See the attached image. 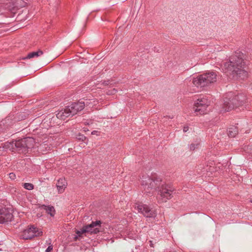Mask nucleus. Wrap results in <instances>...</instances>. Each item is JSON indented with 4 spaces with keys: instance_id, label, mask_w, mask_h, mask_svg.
Here are the masks:
<instances>
[{
    "instance_id": "2eb2a0df",
    "label": "nucleus",
    "mask_w": 252,
    "mask_h": 252,
    "mask_svg": "<svg viewBox=\"0 0 252 252\" xmlns=\"http://www.w3.org/2000/svg\"><path fill=\"white\" fill-rule=\"evenodd\" d=\"M43 52L42 51L40 50H38L36 52H32L29 53L28 55L24 58V59H29L33 58H37L41 55H42Z\"/></svg>"
},
{
    "instance_id": "c85d7f7f",
    "label": "nucleus",
    "mask_w": 252,
    "mask_h": 252,
    "mask_svg": "<svg viewBox=\"0 0 252 252\" xmlns=\"http://www.w3.org/2000/svg\"><path fill=\"white\" fill-rule=\"evenodd\" d=\"M82 136V138H85V136Z\"/></svg>"
},
{
    "instance_id": "423d86ee",
    "label": "nucleus",
    "mask_w": 252,
    "mask_h": 252,
    "mask_svg": "<svg viewBox=\"0 0 252 252\" xmlns=\"http://www.w3.org/2000/svg\"><path fill=\"white\" fill-rule=\"evenodd\" d=\"M35 143L34 139L32 137H25L23 139L16 140L12 142L19 153L26 154L28 152L29 149L33 147Z\"/></svg>"
},
{
    "instance_id": "dca6fc26",
    "label": "nucleus",
    "mask_w": 252,
    "mask_h": 252,
    "mask_svg": "<svg viewBox=\"0 0 252 252\" xmlns=\"http://www.w3.org/2000/svg\"><path fill=\"white\" fill-rule=\"evenodd\" d=\"M238 128L236 126H232L228 130V135L231 137H234L238 134Z\"/></svg>"
},
{
    "instance_id": "9b49d317",
    "label": "nucleus",
    "mask_w": 252,
    "mask_h": 252,
    "mask_svg": "<svg viewBox=\"0 0 252 252\" xmlns=\"http://www.w3.org/2000/svg\"><path fill=\"white\" fill-rule=\"evenodd\" d=\"M40 232L37 231V228L31 226L28 229L23 231L21 237L25 240L31 239L35 236L39 235Z\"/></svg>"
},
{
    "instance_id": "0eeeda50",
    "label": "nucleus",
    "mask_w": 252,
    "mask_h": 252,
    "mask_svg": "<svg viewBox=\"0 0 252 252\" xmlns=\"http://www.w3.org/2000/svg\"><path fill=\"white\" fill-rule=\"evenodd\" d=\"M210 102L206 98H198L194 103V112L196 115H203L207 113V108Z\"/></svg>"
},
{
    "instance_id": "f03ea898",
    "label": "nucleus",
    "mask_w": 252,
    "mask_h": 252,
    "mask_svg": "<svg viewBox=\"0 0 252 252\" xmlns=\"http://www.w3.org/2000/svg\"><path fill=\"white\" fill-rule=\"evenodd\" d=\"M244 55L237 51L229 57L228 62H223L221 63L222 70L226 73L232 75L236 79H244L247 76V72L244 69L245 62L243 60Z\"/></svg>"
},
{
    "instance_id": "6ab92c4d",
    "label": "nucleus",
    "mask_w": 252,
    "mask_h": 252,
    "mask_svg": "<svg viewBox=\"0 0 252 252\" xmlns=\"http://www.w3.org/2000/svg\"><path fill=\"white\" fill-rule=\"evenodd\" d=\"M197 170H199V172H203L205 171H208L207 168H203L201 165H199L197 166Z\"/></svg>"
},
{
    "instance_id": "f8f14e48",
    "label": "nucleus",
    "mask_w": 252,
    "mask_h": 252,
    "mask_svg": "<svg viewBox=\"0 0 252 252\" xmlns=\"http://www.w3.org/2000/svg\"><path fill=\"white\" fill-rule=\"evenodd\" d=\"M101 222L100 220L92 221L91 224L84 226V231L91 233L96 234L99 232V227L101 226Z\"/></svg>"
},
{
    "instance_id": "bb28decb",
    "label": "nucleus",
    "mask_w": 252,
    "mask_h": 252,
    "mask_svg": "<svg viewBox=\"0 0 252 252\" xmlns=\"http://www.w3.org/2000/svg\"><path fill=\"white\" fill-rule=\"evenodd\" d=\"M93 133H95L94 131L93 132H92V134H93Z\"/></svg>"
},
{
    "instance_id": "4be33fe9",
    "label": "nucleus",
    "mask_w": 252,
    "mask_h": 252,
    "mask_svg": "<svg viewBox=\"0 0 252 252\" xmlns=\"http://www.w3.org/2000/svg\"><path fill=\"white\" fill-rule=\"evenodd\" d=\"M53 250V246L52 245H50L48 246V247L46 250V252H51V251Z\"/></svg>"
},
{
    "instance_id": "ddd939ff",
    "label": "nucleus",
    "mask_w": 252,
    "mask_h": 252,
    "mask_svg": "<svg viewBox=\"0 0 252 252\" xmlns=\"http://www.w3.org/2000/svg\"><path fill=\"white\" fill-rule=\"evenodd\" d=\"M67 185V182L64 178H61L58 180L56 187L60 193H63Z\"/></svg>"
},
{
    "instance_id": "f257e3e1",
    "label": "nucleus",
    "mask_w": 252,
    "mask_h": 252,
    "mask_svg": "<svg viewBox=\"0 0 252 252\" xmlns=\"http://www.w3.org/2000/svg\"><path fill=\"white\" fill-rule=\"evenodd\" d=\"M141 183L147 194L153 192L155 189L158 190L157 199L159 203L166 202L173 197L174 188L171 185L162 182L159 178L144 175L141 178Z\"/></svg>"
},
{
    "instance_id": "f3484780",
    "label": "nucleus",
    "mask_w": 252,
    "mask_h": 252,
    "mask_svg": "<svg viewBox=\"0 0 252 252\" xmlns=\"http://www.w3.org/2000/svg\"><path fill=\"white\" fill-rule=\"evenodd\" d=\"M23 186L25 189L28 190H32V189H33L34 187L33 185L32 184L27 183H24Z\"/></svg>"
},
{
    "instance_id": "393cba45",
    "label": "nucleus",
    "mask_w": 252,
    "mask_h": 252,
    "mask_svg": "<svg viewBox=\"0 0 252 252\" xmlns=\"http://www.w3.org/2000/svg\"><path fill=\"white\" fill-rule=\"evenodd\" d=\"M79 236H78V235H76L74 237V239L75 241H77V239H78V238L79 237Z\"/></svg>"
},
{
    "instance_id": "a878e982",
    "label": "nucleus",
    "mask_w": 252,
    "mask_h": 252,
    "mask_svg": "<svg viewBox=\"0 0 252 252\" xmlns=\"http://www.w3.org/2000/svg\"><path fill=\"white\" fill-rule=\"evenodd\" d=\"M250 201H251V202H252V198H251Z\"/></svg>"
},
{
    "instance_id": "b1692460",
    "label": "nucleus",
    "mask_w": 252,
    "mask_h": 252,
    "mask_svg": "<svg viewBox=\"0 0 252 252\" xmlns=\"http://www.w3.org/2000/svg\"><path fill=\"white\" fill-rule=\"evenodd\" d=\"M189 130V126H185L183 128V131L184 132H186Z\"/></svg>"
},
{
    "instance_id": "c756f323",
    "label": "nucleus",
    "mask_w": 252,
    "mask_h": 252,
    "mask_svg": "<svg viewBox=\"0 0 252 252\" xmlns=\"http://www.w3.org/2000/svg\"><path fill=\"white\" fill-rule=\"evenodd\" d=\"M3 1H4V0H2Z\"/></svg>"
},
{
    "instance_id": "aec40b11",
    "label": "nucleus",
    "mask_w": 252,
    "mask_h": 252,
    "mask_svg": "<svg viewBox=\"0 0 252 252\" xmlns=\"http://www.w3.org/2000/svg\"><path fill=\"white\" fill-rule=\"evenodd\" d=\"M117 92V90L115 89H113L111 90H109L107 92L106 94L108 95H112L115 94Z\"/></svg>"
},
{
    "instance_id": "7ed1b4c3",
    "label": "nucleus",
    "mask_w": 252,
    "mask_h": 252,
    "mask_svg": "<svg viewBox=\"0 0 252 252\" xmlns=\"http://www.w3.org/2000/svg\"><path fill=\"white\" fill-rule=\"evenodd\" d=\"M245 96L243 94L234 95L231 92L226 94L223 100V108L225 111H229L244 103Z\"/></svg>"
},
{
    "instance_id": "9d476101",
    "label": "nucleus",
    "mask_w": 252,
    "mask_h": 252,
    "mask_svg": "<svg viewBox=\"0 0 252 252\" xmlns=\"http://www.w3.org/2000/svg\"><path fill=\"white\" fill-rule=\"evenodd\" d=\"M13 218L12 210L8 208L0 209V223L11 221Z\"/></svg>"
},
{
    "instance_id": "5701e85b",
    "label": "nucleus",
    "mask_w": 252,
    "mask_h": 252,
    "mask_svg": "<svg viewBox=\"0 0 252 252\" xmlns=\"http://www.w3.org/2000/svg\"><path fill=\"white\" fill-rule=\"evenodd\" d=\"M9 175V177L12 180H14L16 176L13 173H10Z\"/></svg>"
},
{
    "instance_id": "a211bd4d",
    "label": "nucleus",
    "mask_w": 252,
    "mask_h": 252,
    "mask_svg": "<svg viewBox=\"0 0 252 252\" xmlns=\"http://www.w3.org/2000/svg\"><path fill=\"white\" fill-rule=\"evenodd\" d=\"M199 143L198 142L196 143H192L189 146V149L190 151H193L195 149L197 148Z\"/></svg>"
},
{
    "instance_id": "20e7f679",
    "label": "nucleus",
    "mask_w": 252,
    "mask_h": 252,
    "mask_svg": "<svg viewBox=\"0 0 252 252\" xmlns=\"http://www.w3.org/2000/svg\"><path fill=\"white\" fill-rule=\"evenodd\" d=\"M85 106V103L82 101L73 102L70 105L66 107L64 109L59 111L56 114V116L59 119L65 120L66 118L69 116H73L78 112L82 110L84 108Z\"/></svg>"
},
{
    "instance_id": "6e6552de",
    "label": "nucleus",
    "mask_w": 252,
    "mask_h": 252,
    "mask_svg": "<svg viewBox=\"0 0 252 252\" xmlns=\"http://www.w3.org/2000/svg\"><path fill=\"white\" fill-rule=\"evenodd\" d=\"M0 6L10 11L25 6V3L22 0H7L6 2H4Z\"/></svg>"
},
{
    "instance_id": "1a4fd4ad",
    "label": "nucleus",
    "mask_w": 252,
    "mask_h": 252,
    "mask_svg": "<svg viewBox=\"0 0 252 252\" xmlns=\"http://www.w3.org/2000/svg\"><path fill=\"white\" fill-rule=\"evenodd\" d=\"M135 209L146 217L152 218L156 216L155 211L151 210L146 205L142 203L136 204Z\"/></svg>"
},
{
    "instance_id": "39448f33",
    "label": "nucleus",
    "mask_w": 252,
    "mask_h": 252,
    "mask_svg": "<svg viewBox=\"0 0 252 252\" xmlns=\"http://www.w3.org/2000/svg\"><path fill=\"white\" fill-rule=\"evenodd\" d=\"M217 75L215 72H209L198 75L192 80L193 84L199 88L204 87L213 84L217 81Z\"/></svg>"
},
{
    "instance_id": "412c9836",
    "label": "nucleus",
    "mask_w": 252,
    "mask_h": 252,
    "mask_svg": "<svg viewBox=\"0 0 252 252\" xmlns=\"http://www.w3.org/2000/svg\"><path fill=\"white\" fill-rule=\"evenodd\" d=\"M84 233H86V231H84V227H83L82 229L81 230H77L76 232V233L77 234V235L80 237L81 235Z\"/></svg>"
},
{
    "instance_id": "4468645a",
    "label": "nucleus",
    "mask_w": 252,
    "mask_h": 252,
    "mask_svg": "<svg viewBox=\"0 0 252 252\" xmlns=\"http://www.w3.org/2000/svg\"><path fill=\"white\" fill-rule=\"evenodd\" d=\"M39 208L41 209H44L46 211V213L50 215L51 217H54L56 214V211L54 207L51 205H41Z\"/></svg>"
},
{
    "instance_id": "cd10ccee",
    "label": "nucleus",
    "mask_w": 252,
    "mask_h": 252,
    "mask_svg": "<svg viewBox=\"0 0 252 252\" xmlns=\"http://www.w3.org/2000/svg\"><path fill=\"white\" fill-rule=\"evenodd\" d=\"M93 133H95L94 131L93 132H92V134H93Z\"/></svg>"
}]
</instances>
